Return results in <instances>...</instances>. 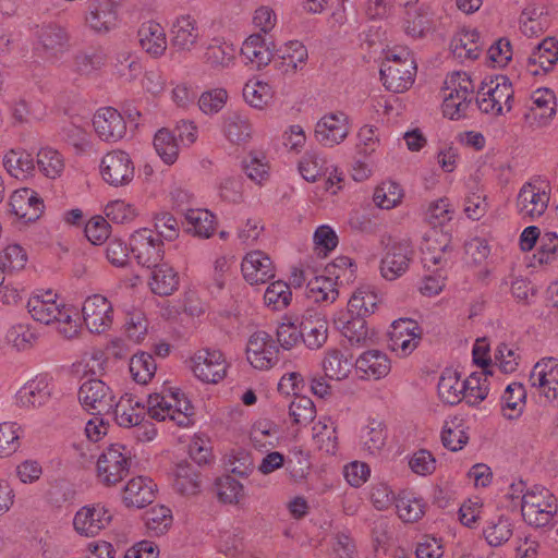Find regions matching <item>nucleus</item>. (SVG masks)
<instances>
[{"label": "nucleus", "instance_id": "obj_10", "mask_svg": "<svg viewBox=\"0 0 558 558\" xmlns=\"http://www.w3.org/2000/svg\"><path fill=\"white\" fill-rule=\"evenodd\" d=\"M102 179L112 186L129 184L134 178V165L123 150H112L106 154L100 162Z\"/></svg>", "mask_w": 558, "mask_h": 558}, {"label": "nucleus", "instance_id": "obj_52", "mask_svg": "<svg viewBox=\"0 0 558 558\" xmlns=\"http://www.w3.org/2000/svg\"><path fill=\"white\" fill-rule=\"evenodd\" d=\"M487 374L489 373H473L464 380L465 389H463L462 400L468 404L475 405L487 397Z\"/></svg>", "mask_w": 558, "mask_h": 558}, {"label": "nucleus", "instance_id": "obj_12", "mask_svg": "<svg viewBox=\"0 0 558 558\" xmlns=\"http://www.w3.org/2000/svg\"><path fill=\"white\" fill-rule=\"evenodd\" d=\"M531 386L548 401L558 398V360L544 357L532 368L530 378Z\"/></svg>", "mask_w": 558, "mask_h": 558}, {"label": "nucleus", "instance_id": "obj_16", "mask_svg": "<svg viewBox=\"0 0 558 558\" xmlns=\"http://www.w3.org/2000/svg\"><path fill=\"white\" fill-rule=\"evenodd\" d=\"M35 37L37 49L48 58H58L69 49L70 35L63 26L57 23H44L36 26Z\"/></svg>", "mask_w": 558, "mask_h": 558}, {"label": "nucleus", "instance_id": "obj_60", "mask_svg": "<svg viewBox=\"0 0 558 558\" xmlns=\"http://www.w3.org/2000/svg\"><path fill=\"white\" fill-rule=\"evenodd\" d=\"M218 194L221 201L240 204L243 202V179L241 177H226L217 184Z\"/></svg>", "mask_w": 558, "mask_h": 558}, {"label": "nucleus", "instance_id": "obj_1", "mask_svg": "<svg viewBox=\"0 0 558 558\" xmlns=\"http://www.w3.org/2000/svg\"><path fill=\"white\" fill-rule=\"evenodd\" d=\"M416 71L415 60L408 49H393L381 64L380 78L387 90L403 93L414 83Z\"/></svg>", "mask_w": 558, "mask_h": 558}, {"label": "nucleus", "instance_id": "obj_13", "mask_svg": "<svg viewBox=\"0 0 558 558\" xmlns=\"http://www.w3.org/2000/svg\"><path fill=\"white\" fill-rule=\"evenodd\" d=\"M112 520L110 511L101 504L82 507L74 515L73 526L83 536L93 537Z\"/></svg>", "mask_w": 558, "mask_h": 558}, {"label": "nucleus", "instance_id": "obj_6", "mask_svg": "<svg viewBox=\"0 0 558 558\" xmlns=\"http://www.w3.org/2000/svg\"><path fill=\"white\" fill-rule=\"evenodd\" d=\"M414 254V248L408 240L389 243L380 260L381 276L390 281L398 279L409 269Z\"/></svg>", "mask_w": 558, "mask_h": 558}, {"label": "nucleus", "instance_id": "obj_21", "mask_svg": "<svg viewBox=\"0 0 558 558\" xmlns=\"http://www.w3.org/2000/svg\"><path fill=\"white\" fill-rule=\"evenodd\" d=\"M93 125L104 141L116 142L122 138L126 132L123 117L112 107L99 109L94 116Z\"/></svg>", "mask_w": 558, "mask_h": 558}, {"label": "nucleus", "instance_id": "obj_24", "mask_svg": "<svg viewBox=\"0 0 558 558\" xmlns=\"http://www.w3.org/2000/svg\"><path fill=\"white\" fill-rule=\"evenodd\" d=\"M389 335L392 350H401L403 355H408L420 342L421 328L412 319H399L393 322Z\"/></svg>", "mask_w": 558, "mask_h": 558}, {"label": "nucleus", "instance_id": "obj_41", "mask_svg": "<svg viewBox=\"0 0 558 558\" xmlns=\"http://www.w3.org/2000/svg\"><path fill=\"white\" fill-rule=\"evenodd\" d=\"M186 230L201 238H209L215 230V216L207 209H187Z\"/></svg>", "mask_w": 558, "mask_h": 558}, {"label": "nucleus", "instance_id": "obj_2", "mask_svg": "<svg viewBox=\"0 0 558 558\" xmlns=\"http://www.w3.org/2000/svg\"><path fill=\"white\" fill-rule=\"evenodd\" d=\"M147 413L154 420L169 418L180 427H187L192 423L193 407L183 392L170 390L168 395H149Z\"/></svg>", "mask_w": 558, "mask_h": 558}, {"label": "nucleus", "instance_id": "obj_51", "mask_svg": "<svg viewBox=\"0 0 558 558\" xmlns=\"http://www.w3.org/2000/svg\"><path fill=\"white\" fill-rule=\"evenodd\" d=\"M469 440V436L462 426V420L454 417L446 422L441 432L444 447L451 451L461 450Z\"/></svg>", "mask_w": 558, "mask_h": 558}, {"label": "nucleus", "instance_id": "obj_39", "mask_svg": "<svg viewBox=\"0 0 558 558\" xmlns=\"http://www.w3.org/2000/svg\"><path fill=\"white\" fill-rule=\"evenodd\" d=\"M464 380H461L457 372L446 371L438 381V395L440 399L450 405L458 404L462 400Z\"/></svg>", "mask_w": 558, "mask_h": 558}, {"label": "nucleus", "instance_id": "obj_8", "mask_svg": "<svg viewBox=\"0 0 558 558\" xmlns=\"http://www.w3.org/2000/svg\"><path fill=\"white\" fill-rule=\"evenodd\" d=\"M131 252L137 263L146 268H151L163 259V243L153 235V230L143 228L131 236Z\"/></svg>", "mask_w": 558, "mask_h": 558}, {"label": "nucleus", "instance_id": "obj_45", "mask_svg": "<svg viewBox=\"0 0 558 558\" xmlns=\"http://www.w3.org/2000/svg\"><path fill=\"white\" fill-rule=\"evenodd\" d=\"M223 132L231 143L241 144L251 137L252 128L245 117L230 112L225 117Z\"/></svg>", "mask_w": 558, "mask_h": 558}, {"label": "nucleus", "instance_id": "obj_40", "mask_svg": "<svg viewBox=\"0 0 558 558\" xmlns=\"http://www.w3.org/2000/svg\"><path fill=\"white\" fill-rule=\"evenodd\" d=\"M526 399V391L522 384L511 383L507 386L502 397V414L508 420H513L522 413Z\"/></svg>", "mask_w": 558, "mask_h": 558}, {"label": "nucleus", "instance_id": "obj_42", "mask_svg": "<svg viewBox=\"0 0 558 558\" xmlns=\"http://www.w3.org/2000/svg\"><path fill=\"white\" fill-rule=\"evenodd\" d=\"M50 396L49 385L44 380H38L25 385L17 393V401L26 408H38L44 405Z\"/></svg>", "mask_w": 558, "mask_h": 558}, {"label": "nucleus", "instance_id": "obj_50", "mask_svg": "<svg viewBox=\"0 0 558 558\" xmlns=\"http://www.w3.org/2000/svg\"><path fill=\"white\" fill-rule=\"evenodd\" d=\"M157 369L154 356L147 352H138L130 360V373L138 384H147Z\"/></svg>", "mask_w": 558, "mask_h": 558}, {"label": "nucleus", "instance_id": "obj_20", "mask_svg": "<svg viewBox=\"0 0 558 558\" xmlns=\"http://www.w3.org/2000/svg\"><path fill=\"white\" fill-rule=\"evenodd\" d=\"M274 51L275 44L272 41H267L262 34H252L244 40L241 56L246 64L259 70L271 62Z\"/></svg>", "mask_w": 558, "mask_h": 558}, {"label": "nucleus", "instance_id": "obj_49", "mask_svg": "<svg viewBox=\"0 0 558 558\" xmlns=\"http://www.w3.org/2000/svg\"><path fill=\"white\" fill-rule=\"evenodd\" d=\"M351 366L352 363L338 349L328 350L323 360L325 375L330 379L341 380L345 378L351 371Z\"/></svg>", "mask_w": 558, "mask_h": 558}, {"label": "nucleus", "instance_id": "obj_55", "mask_svg": "<svg viewBox=\"0 0 558 558\" xmlns=\"http://www.w3.org/2000/svg\"><path fill=\"white\" fill-rule=\"evenodd\" d=\"M204 58L211 69H223L232 63L234 49L230 45L214 41L207 47Z\"/></svg>", "mask_w": 558, "mask_h": 558}, {"label": "nucleus", "instance_id": "obj_19", "mask_svg": "<svg viewBox=\"0 0 558 558\" xmlns=\"http://www.w3.org/2000/svg\"><path fill=\"white\" fill-rule=\"evenodd\" d=\"M548 202L549 195L545 190L532 183H525L518 194L517 207L523 218L535 219L545 213Z\"/></svg>", "mask_w": 558, "mask_h": 558}, {"label": "nucleus", "instance_id": "obj_35", "mask_svg": "<svg viewBox=\"0 0 558 558\" xmlns=\"http://www.w3.org/2000/svg\"><path fill=\"white\" fill-rule=\"evenodd\" d=\"M355 367L376 379L385 377L390 371L388 356L378 350H368L355 361Z\"/></svg>", "mask_w": 558, "mask_h": 558}, {"label": "nucleus", "instance_id": "obj_62", "mask_svg": "<svg viewBox=\"0 0 558 558\" xmlns=\"http://www.w3.org/2000/svg\"><path fill=\"white\" fill-rule=\"evenodd\" d=\"M243 97L255 108H263L271 97V87L260 81H248L243 87Z\"/></svg>", "mask_w": 558, "mask_h": 558}, {"label": "nucleus", "instance_id": "obj_7", "mask_svg": "<svg viewBox=\"0 0 558 558\" xmlns=\"http://www.w3.org/2000/svg\"><path fill=\"white\" fill-rule=\"evenodd\" d=\"M279 349L272 337L263 330L254 332L247 342L246 356L250 364L257 369H269L279 361Z\"/></svg>", "mask_w": 558, "mask_h": 558}, {"label": "nucleus", "instance_id": "obj_23", "mask_svg": "<svg viewBox=\"0 0 558 558\" xmlns=\"http://www.w3.org/2000/svg\"><path fill=\"white\" fill-rule=\"evenodd\" d=\"M241 270L244 279L252 286L265 283L275 277L272 262L262 251L247 253L242 260Z\"/></svg>", "mask_w": 558, "mask_h": 558}, {"label": "nucleus", "instance_id": "obj_57", "mask_svg": "<svg viewBox=\"0 0 558 558\" xmlns=\"http://www.w3.org/2000/svg\"><path fill=\"white\" fill-rule=\"evenodd\" d=\"M37 165L41 172L51 179L59 177L64 168L62 156L52 148H43L38 151Z\"/></svg>", "mask_w": 558, "mask_h": 558}, {"label": "nucleus", "instance_id": "obj_30", "mask_svg": "<svg viewBox=\"0 0 558 558\" xmlns=\"http://www.w3.org/2000/svg\"><path fill=\"white\" fill-rule=\"evenodd\" d=\"M111 414L119 426L134 427L143 423L146 412L145 407L138 400L125 395L114 402Z\"/></svg>", "mask_w": 558, "mask_h": 558}, {"label": "nucleus", "instance_id": "obj_26", "mask_svg": "<svg viewBox=\"0 0 558 558\" xmlns=\"http://www.w3.org/2000/svg\"><path fill=\"white\" fill-rule=\"evenodd\" d=\"M558 61V41L546 38L539 43L526 60V71L532 75H538L541 71L547 73Z\"/></svg>", "mask_w": 558, "mask_h": 558}, {"label": "nucleus", "instance_id": "obj_58", "mask_svg": "<svg viewBox=\"0 0 558 558\" xmlns=\"http://www.w3.org/2000/svg\"><path fill=\"white\" fill-rule=\"evenodd\" d=\"M107 56L101 49H88L75 56V68L81 74H89L105 65Z\"/></svg>", "mask_w": 558, "mask_h": 558}, {"label": "nucleus", "instance_id": "obj_54", "mask_svg": "<svg viewBox=\"0 0 558 558\" xmlns=\"http://www.w3.org/2000/svg\"><path fill=\"white\" fill-rule=\"evenodd\" d=\"M290 286L281 280L268 286L264 294L265 304L274 311L286 308L291 301Z\"/></svg>", "mask_w": 558, "mask_h": 558}, {"label": "nucleus", "instance_id": "obj_18", "mask_svg": "<svg viewBox=\"0 0 558 558\" xmlns=\"http://www.w3.org/2000/svg\"><path fill=\"white\" fill-rule=\"evenodd\" d=\"M27 310L33 319L49 325L51 323H68L70 313L53 300L51 291L45 294H35L28 299Z\"/></svg>", "mask_w": 558, "mask_h": 558}, {"label": "nucleus", "instance_id": "obj_38", "mask_svg": "<svg viewBox=\"0 0 558 558\" xmlns=\"http://www.w3.org/2000/svg\"><path fill=\"white\" fill-rule=\"evenodd\" d=\"M337 281L328 276H316L306 286V295L314 302H329L337 300L339 292Z\"/></svg>", "mask_w": 558, "mask_h": 558}, {"label": "nucleus", "instance_id": "obj_29", "mask_svg": "<svg viewBox=\"0 0 558 558\" xmlns=\"http://www.w3.org/2000/svg\"><path fill=\"white\" fill-rule=\"evenodd\" d=\"M137 37L141 47L153 58H159L167 49L166 33L159 23L154 21L143 23Z\"/></svg>", "mask_w": 558, "mask_h": 558}, {"label": "nucleus", "instance_id": "obj_9", "mask_svg": "<svg viewBox=\"0 0 558 558\" xmlns=\"http://www.w3.org/2000/svg\"><path fill=\"white\" fill-rule=\"evenodd\" d=\"M78 400L95 415H108L114 405V396L110 388L100 379L84 381L78 390Z\"/></svg>", "mask_w": 558, "mask_h": 558}, {"label": "nucleus", "instance_id": "obj_32", "mask_svg": "<svg viewBox=\"0 0 558 558\" xmlns=\"http://www.w3.org/2000/svg\"><path fill=\"white\" fill-rule=\"evenodd\" d=\"M201 473L187 461L177 464L173 487L183 496L196 495L201 490Z\"/></svg>", "mask_w": 558, "mask_h": 558}, {"label": "nucleus", "instance_id": "obj_15", "mask_svg": "<svg viewBox=\"0 0 558 558\" xmlns=\"http://www.w3.org/2000/svg\"><path fill=\"white\" fill-rule=\"evenodd\" d=\"M350 131L345 113L331 112L325 114L315 126V138L325 147H333L340 144L348 136Z\"/></svg>", "mask_w": 558, "mask_h": 558}, {"label": "nucleus", "instance_id": "obj_44", "mask_svg": "<svg viewBox=\"0 0 558 558\" xmlns=\"http://www.w3.org/2000/svg\"><path fill=\"white\" fill-rule=\"evenodd\" d=\"M512 533L513 524L511 519L507 515H499L488 521L486 527L483 530L486 542L493 547L501 546L508 542Z\"/></svg>", "mask_w": 558, "mask_h": 558}, {"label": "nucleus", "instance_id": "obj_64", "mask_svg": "<svg viewBox=\"0 0 558 558\" xmlns=\"http://www.w3.org/2000/svg\"><path fill=\"white\" fill-rule=\"evenodd\" d=\"M301 175L308 182H315L325 174V160L315 154H305L299 163Z\"/></svg>", "mask_w": 558, "mask_h": 558}, {"label": "nucleus", "instance_id": "obj_48", "mask_svg": "<svg viewBox=\"0 0 558 558\" xmlns=\"http://www.w3.org/2000/svg\"><path fill=\"white\" fill-rule=\"evenodd\" d=\"M154 147L158 156L167 165L175 162L179 156V145L175 135L168 129H160L154 137Z\"/></svg>", "mask_w": 558, "mask_h": 558}, {"label": "nucleus", "instance_id": "obj_27", "mask_svg": "<svg viewBox=\"0 0 558 558\" xmlns=\"http://www.w3.org/2000/svg\"><path fill=\"white\" fill-rule=\"evenodd\" d=\"M482 49L480 33L476 29H461L453 35L450 41L452 56L461 62L476 60Z\"/></svg>", "mask_w": 558, "mask_h": 558}, {"label": "nucleus", "instance_id": "obj_22", "mask_svg": "<svg viewBox=\"0 0 558 558\" xmlns=\"http://www.w3.org/2000/svg\"><path fill=\"white\" fill-rule=\"evenodd\" d=\"M11 213L25 222L36 221L44 211L43 199L31 189H20L10 197Z\"/></svg>", "mask_w": 558, "mask_h": 558}, {"label": "nucleus", "instance_id": "obj_53", "mask_svg": "<svg viewBox=\"0 0 558 558\" xmlns=\"http://www.w3.org/2000/svg\"><path fill=\"white\" fill-rule=\"evenodd\" d=\"M432 28V19L428 12L415 10L407 12L403 21V29L405 34L412 38H422Z\"/></svg>", "mask_w": 558, "mask_h": 558}, {"label": "nucleus", "instance_id": "obj_11", "mask_svg": "<svg viewBox=\"0 0 558 558\" xmlns=\"http://www.w3.org/2000/svg\"><path fill=\"white\" fill-rule=\"evenodd\" d=\"M82 315L84 324L90 332L101 333L112 324L113 308L105 296L94 294L84 301Z\"/></svg>", "mask_w": 558, "mask_h": 558}, {"label": "nucleus", "instance_id": "obj_47", "mask_svg": "<svg viewBox=\"0 0 558 558\" xmlns=\"http://www.w3.org/2000/svg\"><path fill=\"white\" fill-rule=\"evenodd\" d=\"M395 506L399 518L404 522H416L425 512L423 500L410 493H402L396 497Z\"/></svg>", "mask_w": 558, "mask_h": 558}, {"label": "nucleus", "instance_id": "obj_56", "mask_svg": "<svg viewBox=\"0 0 558 558\" xmlns=\"http://www.w3.org/2000/svg\"><path fill=\"white\" fill-rule=\"evenodd\" d=\"M289 414L294 424L307 425L315 418L314 402L305 396H296L289 407Z\"/></svg>", "mask_w": 558, "mask_h": 558}, {"label": "nucleus", "instance_id": "obj_4", "mask_svg": "<svg viewBox=\"0 0 558 558\" xmlns=\"http://www.w3.org/2000/svg\"><path fill=\"white\" fill-rule=\"evenodd\" d=\"M555 496L545 487L534 486L522 497L521 511L525 522L535 527L549 525L556 513Z\"/></svg>", "mask_w": 558, "mask_h": 558}, {"label": "nucleus", "instance_id": "obj_61", "mask_svg": "<svg viewBox=\"0 0 558 558\" xmlns=\"http://www.w3.org/2000/svg\"><path fill=\"white\" fill-rule=\"evenodd\" d=\"M402 195V189L398 183L387 181L375 190L374 202L380 208L389 209L400 203Z\"/></svg>", "mask_w": 558, "mask_h": 558}, {"label": "nucleus", "instance_id": "obj_14", "mask_svg": "<svg viewBox=\"0 0 558 558\" xmlns=\"http://www.w3.org/2000/svg\"><path fill=\"white\" fill-rule=\"evenodd\" d=\"M194 375L207 384H216L225 378L227 364L218 350H201L192 359Z\"/></svg>", "mask_w": 558, "mask_h": 558}, {"label": "nucleus", "instance_id": "obj_5", "mask_svg": "<svg viewBox=\"0 0 558 558\" xmlns=\"http://www.w3.org/2000/svg\"><path fill=\"white\" fill-rule=\"evenodd\" d=\"M130 450L121 444H111L97 461V474L100 482L112 486L122 481L130 469Z\"/></svg>", "mask_w": 558, "mask_h": 558}, {"label": "nucleus", "instance_id": "obj_25", "mask_svg": "<svg viewBox=\"0 0 558 558\" xmlns=\"http://www.w3.org/2000/svg\"><path fill=\"white\" fill-rule=\"evenodd\" d=\"M156 484L146 476L131 478L123 489V502L126 507L144 508L156 497Z\"/></svg>", "mask_w": 558, "mask_h": 558}, {"label": "nucleus", "instance_id": "obj_43", "mask_svg": "<svg viewBox=\"0 0 558 558\" xmlns=\"http://www.w3.org/2000/svg\"><path fill=\"white\" fill-rule=\"evenodd\" d=\"M361 441L363 448L371 454L379 453L387 439V432L383 422L377 420H369L367 425L361 430Z\"/></svg>", "mask_w": 558, "mask_h": 558}, {"label": "nucleus", "instance_id": "obj_33", "mask_svg": "<svg viewBox=\"0 0 558 558\" xmlns=\"http://www.w3.org/2000/svg\"><path fill=\"white\" fill-rule=\"evenodd\" d=\"M302 340L311 350L322 348L328 338V323L319 316L307 317L301 322Z\"/></svg>", "mask_w": 558, "mask_h": 558}, {"label": "nucleus", "instance_id": "obj_63", "mask_svg": "<svg viewBox=\"0 0 558 558\" xmlns=\"http://www.w3.org/2000/svg\"><path fill=\"white\" fill-rule=\"evenodd\" d=\"M218 497L226 504H236L243 497L242 484L230 475L217 482Z\"/></svg>", "mask_w": 558, "mask_h": 558}, {"label": "nucleus", "instance_id": "obj_3", "mask_svg": "<svg viewBox=\"0 0 558 558\" xmlns=\"http://www.w3.org/2000/svg\"><path fill=\"white\" fill-rule=\"evenodd\" d=\"M442 93L444 116L451 120L465 117L474 93L471 77L464 72L451 73L445 80Z\"/></svg>", "mask_w": 558, "mask_h": 558}, {"label": "nucleus", "instance_id": "obj_59", "mask_svg": "<svg viewBox=\"0 0 558 558\" xmlns=\"http://www.w3.org/2000/svg\"><path fill=\"white\" fill-rule=\"evenodd\" d=\"M533 107L531 110L542 119L551 118L556 113V97L548 88H539L532 94Z\"/></svg>", "mask_w": 558, "mask_h": 558}, {"label": "nucleus", "instance_id": "obj_17", "mask_svg": "<svg viewBox=\"0 0 558 558\" xmlns=\"http://www.w3.org/2000/svg\"><path fill=\"white\" fill-rule=\"evenodd\" d=\"M333 323L351 348H367L375 342L376 335L368 329L363 317L339 314Z\"/></svg>", "mask_w": 558, "mask_h": 558}, {"label": "nucleus", "instance_id": "obj_36", "mask_svg": "<svg viewBox=\"0 0 558 558\" xmlns=\"http://www.w3.org/2000/svg\"><path fill=\"white\" fill-rule=\"evenodd\" d=\"M484 96H489L497 106L506 107L507 111L512 109L513 89L511 81L505 75H497L489 82L483 83Z\"/></svg>", "mask_w": 558, "mask_h": 558}, {"label": "nucleus", "instance_id": "obj_34", "mask_svg": "<svg viewBox=\"0 0 558 558\" xmlns=\"http://www.w3.org/2000/svg\"><path fill=\"white\" fill-rule=\"evenodd\" d=\"M3 167L11 177L19 180L27 179L35 170V161L24 149H11L3 157Z\"/></svg>", "mask_w": 558, "mask_h": 558}, {"label": "nucleus", "instance_id": "obj_28", "mask_svg": "<svg viewBox=\"0 0 558 558\" xmlns=\"http://www.w3.org/2000/svg\"><path fill=\"white\" fill-rule=\"evenodd\" d=\"M171 45L178 50L191 51L199 38L197 21L186 14L179 16L171 27Z\"/></svg>", "mask_w": 558, "mask_h": 558}, {"label": "nucleus", "instance_id": "obj_37", "mask_svg": "<svg viewBox=\"0 0 558 558\" xmlns=\"http://www.w3.org/2000/svg\"><path fill=\"white\" fill-rule=\"evenodd\" d=\"M86 22L96 32H108L117 24V13L110 2L92 3Z\"/></svg>", "mask_w": 558, "mask_h": 558}, {"label": "nucleus", "instance_id": "obj_46", "mask_svg": "<svg viewBox=\"0 0 558 558\" xmlns=\"http://www.w3.org/2000/svg\"><path fill=\"white\" fill-rule=\"evenodd\" d=\"M7 341L20 352L33 349L38 341V333L27 324L13 325L7 332Z\"/></svg>", "mask_w": 558, "mask_h": 558}, {"label": "nucleus", "instance_id": "obj_31", "mask_svg": "<svg viewBox=\"0 0 558 558\" xmlns=\"http://www.w3.org/2000/svg\"><path fill=\"white\" fill-rule=\"evenodd\" d=\"M148 281L153 293L160 296L171 295L179 287L178 272L167 263L153 266Z\"/></svg>", "mask_w": 558, "mask_h": 558}]
</instances>
